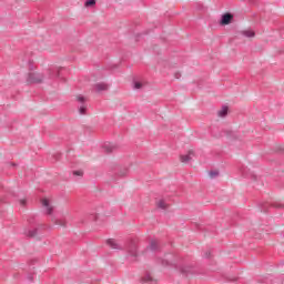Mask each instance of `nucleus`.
<instances>
[{"label":"nucleus","instance_id":"16","mask_svg":"<svg viewBox=\"0 0 284 284\" xmlns=\"http://www.w3.org/2000/svg\"><path fill=\"white\" fill-rule=\"evenodd\" d=\"M114 144H112V143H105L104 145H103V149L105 150V152H113L114 151Z\"/></svg>","mask_w":284,"mask_h":284},{"label":"nucleus","instance_id":"10","mask_svg":"<svg viewBox=\"0 0 284 284\" xmlns=\"http://www.w3.org/2000/svg\"><path fill=\"white\" fill-rule=\"evenodd\" d=\"M61 71V69L54 67L52 69H50L49 71V79H55V77H59V72Z\"/></svg>","mask_w":284,"mask_h":284},{"label":"nucleus","instance_id":"22","mask_svg":"<svg viewBox=\"0 0 284 284\" xmlns=\"http://www.w3.org/2000/svg\"><path fill=\"white\" fill-rule=\"evenodd\" d=\"M209 174L211 179H216V176L219 175V171H210Z\"/></svg>","mask_w":284,"mask_h":284},{"label":"nucleus","instance_id":"17","mask_svg":"<svg viewBox=\"0 0 284 284\" xmlns=\"http://www.w3.org/2000/svg\"><path fill=\"white\" fill-rule=\"evenodd\" d=\"M158 207H160V210H165L168 207V204L165 203V201L160 200L158 202Z\"/></svg>","mask_w":284,"mask_h":284},{"label":"nucleus","instance_id":"11","mask_svg":"<svg viewBox=\"0 0 284 284\" xmlns=\"http://www.w3.org/2000/svg\"><path fill=\"white\" fill-rule=\"evenodd\" d=\"M94 88H95V91H97V92H105V90H108V84L101 82V83H97V84L94 85Z\"/></svg>","mask_w":284,"mask_h":284},{"label":"nucleus","instance_id":"18","mask_svg":"<svg viewBox=\"0 0 284 284\" xmlns=\"http://www.w3.org/2000/svg\"><path fill=\"white\" fill-rule=\"evenodd\" d=\"M95 4H97V0H87L84 3L87 8H90V6H95Z\"/></svg>","mask_w":284,"mask_h":284},{"label":"nucleus","instance_id":"19","mask_svg":"<svg viewBox=\"0 0 284 284\" xmlns=\"http://www.w3.org/2000/svg\"><path fill=\"white\" fill-rule=\"evenodd\" d=\"M133 88H134V90H141V88H143V83L134 82Z\"/></svg>","mask_w":284,"mask_h":284},{"label":"nucleus","instance_id":"8","mask_svg":"<svg viewBox=\"0 0 284 284\" xmlns=\"http://www.w3.org/2000/svg\"><path fill=\"white\" fill-rule=\"evenodd\" d=\"M233 19L232 13H225L222 16L221 23L222 26H230L231 21Z\"/></svg>","mask_w":284,"mask_h":284},{"label":"nucleus","instance_id":"1","mask_svg":"<svg viewBox=\"0 0 284 284\" xmlns=\"http://www.w3.org/2000/svg\"><path fill=\"white\" fill-rule=\"evenodd\" d=\"M43 73H39V72H31L29 73L27 81L29 83H43Z\"/></svg>","mask_w":284,"mask_h":284},{"label":"nucleus","instance_id":"14","mask_svg":"<svg viewBox=\"0 0 284 284\" xmlns=\"http://www.w3.org/2000/svg\"><path fill=\"white\" fill-rule=\"evenodd\" d=\"M142 282L144 284H154V280L152 278V275L146 274L143 276Z\"/></svg>","mask_w":284,"mask_h":284},{"label":"nucleus","instance_id":"2","mask_svg":"<svg viewBox=\"0 0 284 284\" xmlns=\"http://www.w3.org/2000/svg\"><path fill=\"white\" fill-rule=\"evenodd\" d=\"M77 101L79 103L78 105L79 114H85L88 110V104L85 103V97L77 95Z\"/></svg>","mask_w":284,"mask_h":284},{"label":"nucleus","instance_id":"7","mask_svg":"<svg viewBox=\"0 0 284 284\" xmlns=\"http://www.w3.org/2000/svg\"><path fill=\"white\" fill-rule=\"evenodd\" d=\"M161 248V246L159 245V241L156 240H151L148 250L150 252H159V250Z\"/></svg>","mask_w":284,"mask_h":284},{"label":"nucleus","instance_id":"13","mask_svg":"<svg viewBox=\"0 0 284 284\" xmlns=\"http://www.w3.org/2000/svg\"><path fill=\"white\" fill-rule=\"evenodd\" d=\"M242 34H243V37H246L247 39H252L256 36V33H254V31L250 30V29L242 31Z\"/></svg>","mask_w":284,"mask_h":284},{"label":"nucleus","instance_id":"23","mask_svg":"<svg viewBox=\"0 0 284 284\" xmlns=\"http://www.w3.org/2000/svg\"><path fill=\"white\" fill-rule=\"evenodd\" d=\"M162 265H175L174 262H170L169 260H162Z\"/></svg>","mask_w":284,"mask_h":284},{"label":"nucleus","instance_id":"15","mask_svg":"<svg viewBox=\"0 0 284 284\" xmlns=\"http://www.w3.org/2000/svg\"><path fill=\"white\" fill-rule=\"evenodd\" d=\"M227 106H222V109L217 112V116L224 118L227 116Z\"/></svg>","mask_w":284,"mask_h":284},{"label":"nucleus","instance_id":"26","mask_svg":"<svg viewBox=\"0 0 284 284\" xmlns=\"http://www.w3.org/2000/svg\"><path fill=\"white\" fill-rule=\"evenodd\" d=\"M21 205H26V200L20 201Z\"/></svg>","mask_w":284,"mask_h":284},{"label":"nucleus","instance_id":"24","mask_svg":"<svg viewBox=\"0 0 284 284\" xmlns=\"http://www.w3.org/2000/svg\"><path fill=\"white\" fill-rule=\"evenodd\" d=\"M28 236H37V230L29 231Z\"/></svg>","mask_w":284,"mask_h":284},{"label":"nucleus","instance_id":"5","mask_svg":"<svg viewBox=\"0 0 284 284\" xmlns=\"http://www.w3.org/2000/svg\"><path fill=\"white\" fill-rule=\"evenodd\" d=\"M42 207H44L47 214H52V211L54 210V207L50 203V200L48 199L42 200Z\"/></svg>","mask_w":284,"mask_h":284},{"label":"nucleus","instance_id":"27","mask_svg":"<svg viewBox=\"0 0 284 284\" xmlns=\"http://www.w3.org/2000/svg\"><path fill=\"white\" fill-rule=\"evenodd\" d=\"M210 252L205 254V258H210Z\"/></svg>","mask_w":284,"mask_h":284},{"label":"nucleus","instance_id":"21","mask_svg":"<svg viewBox=\"0 0 284 284\" xmlns=\"http://www.w3.org/2000/svg\"><path fill=\"white\" fill-rule=\"evenodd\" d=\"M126 174H128V169H121L120 171H119V176H126Z\"/></svg>","mask_w":284,"mask_h":284},{"label":"nucleus","instance_id":"9","mask_svg":"<svg viewBox=\"0 0 284 284\" xmlns=\"http://www.w3.org/2000/svg\"><path fill=\"white\" fill-rule=\"evenodd\" d=\"M53 223L55 225H60V227H65V220L61 219L60 214H57V216L53 219Z\"/></svg>","mask_w":284,"mask_h":284},{"label":"nucleus","instance_id":"6","mask_svg":"<svg viewBox=\"0 0 284 284\" xmlns=\"http://www.w3.org/2000/svg\"><path fill=\"white\" fill-rule=\"evenodd\" d=\"M194 159V151H189L186 154L180 156L182 163H190Z\"/></svg>","mask_w":284,"mask_h":284},{"label":"nucleus","instance_id":"20","mask_svg":"<svg viewBox=\"0 0 284 284\" xmlns=\"http://www.w3.org/2000/svg\"><path fill=\"white\" fill-rule=\"evenodd\" d=\"M73 176H79L81 179V176H83V170L73 171Z\"/></svg>","mask_w":284,"mask_h":284},{"label":"nucleus","instance_id":"25","mask_svg":"<svg viewBox=\"0 0 284 284\" xmlns=\"http://www.w3.org/2000/svg\"><path fill=\"white\" fill-rule=\"evenodd\" d=\"M14 166H17V164H14V163H9V168H14Z\"/></svg>","mask_w":284,"mask_h":284},{"label":"nucleus","instance_id":"12","mask_svg":"<svg viewBox=\"0 0 284 284\" xmlns=\"http://www.w3.org/2000/svg\"><path fill=\"white\" fill-rule=\"evenodd\" d=\"M179 270L182 274H192L193 272V267L190 265L179 266Z\"/></svg>","mask_w":284,"mask_h":284},{"label":"nucleus","instance_id":"3","mask_svg":"<svg viewBox=\"0 0 284 284\" xmlns=\"http://www.w3.org/2000/svg\"><path fill=\"white\" fill-rule=\"evenodd\" d=\"M106 244L109 245V247H111V250H123V244L119 243L116 240L114 239H109L106 241Z\"/></svg>","mask_w":284,"mask_h":284},{"label":"nucleus","instance_id":"4","mask_svg":"<svg viewBox=\"0 0 284 284\" xmlns=\"http://www.w3.org/2000/svg\"><path fill=\"white\" fill-rule=\"evenodd\" d=\"M126 250L131 256H136V240H131Z\"/></svg>","mask_w":284,"mask_h":284}]
</instances>
